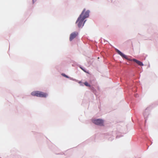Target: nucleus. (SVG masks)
<instances>
[{"mask_svg":"<svg viewBox=\"0 0 158 158\" xmlns=\"http://www.w3.org/2000/svg\"><path fill=\"white\" fill-rule=\"evenodd\" d=\"M80 68H81V69H82L85 72H86V71H85L81 67H80Z\"/></svg>","mask_w":158,"mask_h":158,"instance_id":"nucleus-8","label":"nucleus"},{"mask_svg":"<svg viewBox=\"0 0 158 158\" xmlns=\"http://www.w3.org/2000/svg\"><path fill=\"white\" fill-rule=\"evenodd\" d=\"M62 75L63 76H64V77H66V78H69V77L67 75H66L65 74H64V73H62Z\"/></svg>","mask_w":158,"mask_h":158,"instance_id":"nucleus-7","label":"nucleus"},{"mask_svg":"<svg viewBox=\"0 0 158 158\" xmlns=\"http://www.w3.org/2000/svg\"><path fill=\"white\" fill-rule=\"evenodd\" d=\"M116 52H117V53L120 55L122 57H123V58H125V59L129 60L130 61H133L134 62H135L138 65L140 66H143V63L140 62V61H139L135 59H131L130 58H129L126 55H124L123 53L122 52H121L120 51H119L117 49H115Z\"/></svg>","mask_w":158,"mask_h":158,"instance_id":"nucleus-2","label":"nucleus"},{"mask_svg":"<svg viewBox=\"0 0 158 158\" xmlns=\"http://www.w3.org/2000/svg\"><path fill=\"white\" fill-rule=\"evenodd\" d=\"M80 68H81V69H82L85 72H86V71H85L81 67H80Z\"/></svg>","mask_w":158,"mask_h":158,"instance_id":"nucleus-11","label":"nucleus"},{"mask_svg":"<svg viewBox=\"0 0 158 158\" xmlns=\"http://www.w3.org/2000/svg\"><path fill=\"white\" fill-rule=\"evenodd\" d=\"M80 68H81V69H82L85 72H86V71H85L81 67H80Z\"/></svg>","mask_w":158,"mask_h":158,"instance_id":"nucleus-10","label":"nucleus"},{"mask_svg":"<svg viewBox=\"0 0 158 158\" xmlns=\"http://www.w3.org/2000/svg\"><path fill=\"white\" fill-rule=\"evenodd\" d=\"M84 84L87 86L90 87V85L87 82H85L84 83Z\"/></svg>","mask_w":158,"mask_h":158,"instance_id":"nucleus-6","label":"nucleus"},{"mask_svg":"<svg viewBox=\"0 0 158 158\" xmlns=\"http://www.w3.org/2000/svg\"><path fill=\"white\" fill-rule=\"evenodd\" d=\"M85 9H84L82 13L78 18L76 23H77V25L78 27H80L83 26L84 24L85 20L84 22V20L89 16V11L87 10L85 11Z\"/></svg>","mask_w":158,"mask_h":158,"instance_id":"nucleus-1","label":"nucleus"},{"mask_svg":"<svg viewBox=\"0 0 158 158\" xmlns=\"http://www.w3.org/2000/svg\"><path fill=\"white\" fill-rule=\"evenodd\" d=\"M78 33L77 32H74L72 33L70 35L69 40L71 41L73 39L75 38L78 35Z\"/></svg>","mask_w":158,"mask_h":158,"instance_id":"nucleus-5","label":"nucleus"},{"mask_svg":"<svg viewBox=\"0 0 158 158\" xmlns=\"http://www.w3.org/2000/svg\"><path fill=\"white\" fill-rule=\"evenodd\" d=\"M31 94L33 96L42 98H45L48 96L47 93L39 91H33L31 92Z\"/></svg>","mask_w":158,"mask_h":158,"instance_id":"nucleus-3","label":"nucleus"},{"mask_svg":"<svg viewBox=\"0 0 158 158\" xmlns=\"http://www.w3.org/2000/svg\"><path fill=\"white\" fill-rule=\"evenodd\" d=\"M93 122L94 123L97 125L101 126H104L103 121L102 119H97L94 120L93 121Z\"/></svg>","mask_w":158,"mask_h":158,"instance_id":"nucleus-4","label":"nucleus"},{"mask_svg":"<svg viewBox=\"0 0 158 158\" xmlns=\"http://www.w3.org/2000/svg\"><path fill=\"white\" fill-rule=\"evenodd\" d=\"M80 68H81V69H82L85 72H86V71H85L81 67H80Z\"/></svg>","mask_w":158,"mask_h":158,"instance_id":"nucleus-9","label":"nucleus"}]
</instances>
